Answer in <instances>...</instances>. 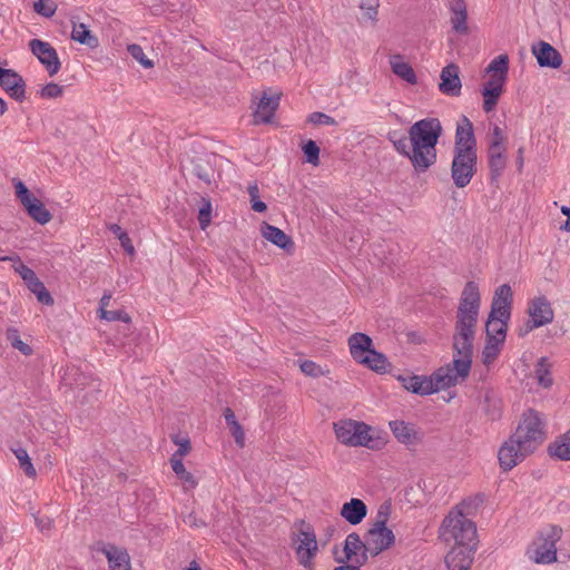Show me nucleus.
<instances>
[{
    "label": "nucleus",
    "instance_id": "nucleus-20",
    "mask_svg": "<svg viewBox=\"0 0 570 570\" xmlns=\"http://www.w3.org/2000/svg\"><path fill=\"white\" fill-rule=\"evenodd\" d=\"M476 548L453 546L445 556V563L449 570H469L473 562Z\"/></svg>",
    "mask_w": 570,
    "mask_h": 570
},
{
    "label": "nucleus",
    "instance_id": "nucleus-52",
    "mask_svg": "<svg viewBox=\"0 0 570 570\" xmlns=\"http://www.w3.org/2000/svg\"><path fill=\"white\" fill-rule=\"evenodd\" d=\"M212 220V203L208 198H202V206L198 212V222L203 230H205Z\"/></svg>",
    "mask_w": 570,
    "mask_h": 570
},
{
    "label": "nucleus",
    "instance_id": "nucleus-36",
    "mask_svg": "<svg viewBox=\"0 0 570 570\" xmlns=\"http://www.w3.org/2000/svg\"><path fill=\"white\" fill-rule=\"evenodd\" d=\"M357 362L377 373H385L389 366L387 357L373 348Z\"/></svg>",
    "mask_w": 570,
    "mask_h": 570
},
{
    "label": "nucleus",
    "instance_id": "nucleus-9",
    "mask_svg": "<svg viewBox=\"0 0 570 570\" xmlns=\"http://www.w3.org/2000/svg\"><path fill=\"white\" fill-rule=\"evenodd\" d=\"M478 171V154L453 151L451 178L458 188L466 187Z\"/></svg>",
    "mask_w": 570,
    "mask_h": 570
},
{
    "label": "nucleus",
    "instance_id": "nucleus-18",
    "mask_svg": "<svg viewBox=\"0 0 570 570\" xmlns=\"http://www.w3.org/2000/svg\"><path fill=\"white\" fill-rule=\"evenodd\" d=\"M532 53L541 68L557 69L562 65V56L560 52L543 40L532 45Z\"/></svg>",
    "mask_w": 570,
    "mask_h": 570
},
{
    "label": "nucleus",
    "instance_id": "nucleus-29",
    "mask_svg": "<svg viewBox=\"0 0 570 570\" xmlns=\"http://www.w3.org/2000/svg\"><path fill=\"white\" fill-rule=\"evenodd\" d=\"M372 338L364 333H354L348 337V346L352 357L360 361L372 350Z\"/></svg>",
    "mask_w": 570,
    "mask_h": 570
},
{
    "label": "nucleus",
    "instance_id": "nucleus-19",
    "mask_svg": "<svg viewBox=\"0 0 570 570\" xmlns=\"http://www.w3.org/2000/svg\"><path fill=\"white\" fill-rule=\"evenodd\" d=\"M417 174L429 170L436 163L438 151L436 148L421 147L420 145H412L410 156L407 157Z\"/></svg>",
    "mask_w": 570,
    "mask_h": 570
},
{
    "label": "nucleus",
    "instance_id": "nucleus-54",
    "mask_svg": "<svg viewBox=\"0 0 570 570\" xmlns=\"http://www.w3.org/2000/svg\"><path fill=\"white\" fill-rule=\"evenodd\" d=\"M391 514V503L383 502L376 512L375 520L372 523L373 527L387 528L386 524L389 522Z\"/></svg>",
    "mask_w": 570,
    "mask_h": 570
},
{
    "label": "nucleus",
    "instance_id": "nucleus-7",
    "mask_svg": "<svg viewBox=\"0 0 570 570\" xmlns=\"http://www.w3.org/2000/svg\"><path fill=\"white\" fill-rule=\"evenodd\" d=\"M301 525L299 531L292 534L296 558L301 566L314 570L313 559L318 551L316 534L314 529L304 521H301Z\"/></svg>",
    "mask_w": 570,
    "mask_h": 570
},
{
    "label": "nucleus",
    "instance_id": "nucleus-15",
    "mask_svg": "<svg viewBox=\"0 0 570 570\" xmlns=\"http://www.w3.org/2000/svg\"><path fill=\"white\" fill-rule=\"evenodd\" d=\"M397 379L405 390L417 395H430L441 390L434 380V373L431 376L400 375Z\"/></svg>",
    "mask_w": 570,
    "mask_h": 570
},
{
    "label": "nucleus",
    "instance_id": "nucleus-47",
    "mask_svg": "<svg viewBox=\"0 0 570 570\" xmlns=\"http://www.w3.org/2000/svg\"><path fill=\"white\" fill-rule=\"evenodd\" d=\"M6 336L7 340L10 342L11 346L20 351L23 355L29 356L32 354L31 346L20 338V334L17 328H8Z\"/></svg>",
    "mask_w": 570,
    "mask_h": 570
},
{
    "label": "nucleus",
    "instance_id": "nucleus-41",
    "mask_svg": "<svg viewBox=\"0 0 570 570\" xmlns=\"http://www.w3.org/2000/svg\"><path fill=\"white\" fill-rule=\"evenodd\" d=\"M509 70V57L507 55H500L495 57L487 67V73H493L491 77H503V82L507 79Z\"/></svg>",
    "mask_w": 570,
    "mask_h": 570
},
{
    "label": "nucleus",
    "instance_id": "nucleus-43",
    "mask_svg": "<svg viewBox=\"0 0 570 570\" xmlns=\"http://www.w3.org/2000/svg\"><path fill=\"white\" fill-rule=\"evenodd\" d=\"M503 344L504 342H498L494 341L493 338L485 340V345L482 351V362L484 365L489 366L497 360L502 350Z\"/></svg>",
    "mask_w": 570,
    "mask_h": 570
},
{
    "label": "nucleus",
    "instance_id": "nucleus-59",
    "mask_svg": "<svg viewBox=\"0 0 570 570\" xmlns=\"http://www.w3.org/2000/svg\"><path fill=\"white\" fill-rule=\"evenodd\" d=\"M100 318L109 322L119 321L126 324H129L131 321L129 314L124 309L104 311L102 314H100Z\"/></svg>",
    "mask_w": 570,
    "mask_h": 570
},
{
    "label": "nucleus",
    "instance_id": "nucleus-27",
    "mask_svg": "<svg viewBox=\"0 0 570 570\" xmlns=\"http://www.w3.org/2000/svg\"><path fill=\"white\" fill-rule=\"evenodd\" d=\"M367 514L366 504L357 498L345 502L341 508V515L352 525L360 524Z\"/></svg>",
    "mask_w": 570,
    "mask_h": 570
},
{
    "label": "nucleus",
    "instance_id": "nucleus-14",
    "mask_svg": "<svg viewBox=\"0 0 570 570\" xmlns=\"http://www.w3.org/2000/svg\"><path fill=\"white\" fill-rule=\"evenodd\" d=\"M365 540L372 557H376L383 551L390 549L395 542V535L390 528H380L371 525L365 533Z\"/></svg>",
    "mask_w": 570,
    "mask_h": 570
},
{
    "label": "nucleus",
    "instance_id": "nucleus-63",
    "mask_svg": "<svg viewBox=\"0 0 570 570\" xmlns=\"http://www.w3.org/2000/svg\"><path fill=\"white\" fill-rule=\"evenodd\" d=\"M18 261H20L18 258ZM14 271L20 275V277L24 281L26 285L32 282L36 277V273L24 265L22 262H19L18 265L14 266Z\"/></svg>",
    "mask_w": 570,
    "mask_h": 570
},
{
    "label": "nucleus",
    "instance_id": "nucleus-37",
    "mask_svg": "<svg viewBox=\"0 0 570 570\" xmlns=\"http://www.w3.org/2000/svg\"><path fill=\"white\" fill-rule=\"evenodd\" d=\"M71 39L95 49L99 46L98 38L91 33L85 23H73Z\"/></svg>",
    "mask_w": 570,
    "mask_h": 570
},
{
    "label": "nucleus",
    "instance_id": "nucleus-40",
    "mask_svg": "<svg viewBox=\"0 0 570 570\" xmlns=\"http://www.w3.org/2000/svg\"><path fill=\"white\" fill-rule=\"evenodd\" d=\"M224 417L236 444L243 448L245 443V434L242 425L236 420L234 411L230 407H226L224 410Z\"/></svg>",
    "mask_w": 570,
    "mask_h": 570
},
{
    "label": "nucleus",
    "instance_id": "nucleus-12",
    "mask_svg": "<svg viewBox=\"0 0 570 570\" xmlns=\"http://www.w3.org/2000/svg\"><path fill=\"white\" fill-rule=\"evenodd\" d=\"M453 151L478 154L473 125L464 115L456 122Z\"/></svg>",
    "mask_w": 570,
    "mask_h": 570
},
{
    "label": "nucleus",
    "instance_id": "nucleus-1",
    "mask_svg": "<svg viewBox=\"0 0 570 570\" xmlns=\"http://www.w3.org/2000/svg\"><path fill=\"white\" fill-rule=\"evenodd\" d=\"M455 331L453 335V360L445 366L439 367L434 372V380L439 383L441 390L455 386L464 382L471 372L473 340L475 334Z\"/></svg>",
    "mask_w": 570,
    "mask_h": 570
},
{
    "label": "nucleus",
    "instance_id": "nucleus-49",
    "mask_svg": "<svg viewBox=\"0 0 570 570\" xmlns=\"http://www.w3.org/2000/svg\"><path fill=\"white\" fill-rule=\"evenodd\" d=\"M17 460L19 461L20 463V468L23 470V472L26 473V475L28 476H35L36 475V469L31 462V459L27 452L26 449L23 448H17V449H12Z\"/></svg>",
    "mask_w": 570,
    "mask_h": 570
},
{
    "label": "nucleus",
    "instance_id": "nucleus-45",
    "mask_svg": "<svg viewBox=\"0 0 570 570\" xmlns=\"http://www.w3.org/2000/svg\"><path fill=\"white\" fill-rule=\"evenodd\" d=\"M193 174L205 184L209 185L214 176V169L208 161L198 159L193 164Z\"/></svg>",
    "mask_w": 570,
    "mask_h": 570
},
{
    "label": "nucleus",
    "instance_id": "nucleus-46",
    "mask_svg": "<svg viewBox=\"0 0 570 570\" xmlns=\"http://www.w3.org/2000/svg\"><path fill=\"white\" fill-rule=\"evenodd\" d=\"M170 463L174 472L181 481L191 488L197 485L194 475L185 469L181 458H170Z\"/></svg>",
    "mask_w": 570,
    "mask_h": 570
},
{
    "label": "nucleus",
    "instance_id": "nucleus-57",
    "mask_svg": "<svg viewBox=\"0 0 570 570\" xmlns=\"http://www.w3.org/2000/svg\"><path fill=\"white\" fill-rule=\"evenodd\" d=\"M379 6V0H361L360 9L364 12V17H366L368 20L376 21Z\"/></svg>",
    "mask_w": 570,
    "mask_h": 570
},
{
    "label": "nucleus",
    "instance_id": "nucleus-4",
    "mask_svg": "<svg viewBox=\"0 0 570 570\" xmlns=\"http://www.w3.org/2000/svg\"><path fill=\"white\" fill-rule=\"evenodd\" d=\"M562 529L557 525H549L539 532L537 539L528 548L529 558L541 564H550L557 561L556 543L561 539Z\"/></svg>",
    "mask_w": 570,
    "mask_h": 570
},
{
    "label": "nucleus",
    "instance_id": "nucleus-55",
    "mask_svg": "<svg viewBox=\"0 0 570 570\" xmlns=\"http://www.w3.org/2000/svg\"><path fill=\"white\" fill-rule=\"evenodd\" d=\"M171 441L178 446L171 458H183L190 451V441L187 436L174 434L171 435Z\"/></svg>",
    "mask_w": 570,
    "mask_h": 570
},
{
    "label": "nucleus",
    "instance_id": "nucleus-58",
    "mask_svg": "<svg viewBox=\"0 0 570 570\" xmlns=\"http://www.w3.org/2000/svg\"><path fill=\"white\" fill-rule=\"evenodd\" d=\"M130 56L137 60L142 67L151 68L154 66L153 61L148 59L139 45H129L127 48Z\"/></svg>",
    "mask_w": 570,
    "mask_h": 570
},
{
    "label": "nucleus",
    "instance_id": "nucleus-6",
    "mask_svg": "<svg viewBox=\"0 0 570 570\" xmlns=\"http://www.w3.org/2000/svg\"><path fill=\"white\" fill-rule=\"evenodd\" d=\"M336 439L348 446H366L373 449V438L370 435L371 426L354 420H341L334 423Z\"/></svg>",
    "mask_w": 570,
    "mask_h": 570
},
{
    "label": "nucleus",
    "instance_id": "nucleus-62",
    "mask_svg": "<svg viewBox=\"0 0 570 570\" xmlns=\"http://www.w3.org/2000/svg\"><path fill=\"white\" fill-rule=\"evenodd\" d=\"M14 188H16V196L22 205L26 204L28 200H30L32 197H35V195L30 193V190L27 188V186L21 180L14 181Z\"/></svg>",
    "mask_w": 570,
    "mask_h": 570
},
{
    "label": "nucleus",
    "instance_id": "nucleus-48",
    "mask_svg": "<svg viewBox=\"0 0 570 570\" xmlns=\"http://www.w3.org/2000/svg\"><path fill=\"white\" fill-rule=\"evenodd\" d=\"M108 229L119 239L121 247L128 255L135 254V248L132 246L131 239L119 225L110 224L108 226Z\"/></svg>",
    "mask_w": 570,
    "mask_h": 570
},
{
    "label": "nucleus",
    "instance_id": "nucleus-11",
    "mask_svg": "<svg viewBox=\"0 0 570 570\" xmlns=\"http://www.w3.org/2000/svg\"><path fill=\"white\" fill-rule=\"evenodd\" d=\"M521 441H517L512 435L499 449L498 460L503 471H510L522 462L532 452H525Z\"/></svg>",
    "mask_w": 570,
    "mask_h": 570
},
{
    "label": "nucleus",
    "instance_id": "nucleus-64",
    "mask_svg": "<svg viewBox=\"0 0 570 570\" xmlns=\"http://www.w3.org/2000/svg\"><path fill=\"white\" fill-rule=\"evenodd\" d=\"M301 370L308 376L317 377L322 374L321 366L313 361H304L301 363Z\"/></svg>",
    "mask_w": 570,
    "mask_h": 570
},
{
    "label": "nucleus",
    "instance_id": "nucleus-22",
    "mask_svg": "<svg viewBox=\"0 0 570 570\" xmlns=\"http://www.w3.org/2000/svg\"><path fill=\"white\" fill-rule=\"evenodd\" d=\"M441 82L439 83V90L451 97H456L461 91V79L459 77V67L454 63L445 66L441 71Z\"/></svg>",
    "mask_w": 570,
    "mask_h": 570
},
{
    "label": "nucleus",
    "instance_id": "nucleus-17",
    "mask_svg": "<svg viewBox=\"0 0 570 570\" xmlns=\"http://www.w3.org/2000/svg\"><path fill=\"white\" fill-rule=\"evenodd\" d=\"M512 301L513 294L511 286L509 284L500 285L494 292L489 315L510 320Z\"/></svg>",
    "mask_w": 570,
    "mask_h": 570
},
{
    "label": "nucleus",
    "instance_id": "nucleus-50",
    "mask_svg": "<svg viewBox=\"0 0 570 570\" xmlns=\"http://www.w3.org/2000/svg\"><path fill=\"white\" fill-rule=\"evenodd\" d=\"M65 380L70 386L82 390L88 384L89 377L85 373L80 372L79 368L72 366L68 368Z\"/></svg>",
    "mask_w": 570,
    "mask_h": 570
},
{
    "label": "nucleus",
    "instance_id": "nucleus-56",
    "mask_svg": "<svg viewBox=\"0 0 570 570\" xmlns=\"http://www.w3.org/2000/svg\"><path fill=\"white\" fill-rule=\"evenodd\" d=\"M57 6L51 0H38L33 3V10L46 18L55 14Z\"/></svg>",
    "mask_w": 570,
    "mask_h": 570
},
{
    "label": "nucleus",
    "instance_id": "nucleus-44",
    "mask_svg": "<svg viewBox=\"0 0 570 570\" xmlns=\"http://www.w3.org/2000/svg\"><path fill=\"white\" fill-rule=\"evenodd\" d=\"M389 140L393 144L395 150L404 156L409 157L411 149H412V142L409 139V136L405 135H399L396 131L390 132L387 136Z\"/></svg>",
    "mask_w": 570,
    "mask_h": 570
},
{
    "label": "nucleus",
    "instance_id": "nucleus-2",
    "mask_svg": "<svg viewBox=\"0 0 570 570\" xmlns=\"http://www.w3.org/2000/svg\"><path fill=\"white\" fill-rule=\"evenodd\" d=\"M441 537L454 546L476 548L478 533L473 521L465 518L462 511H451L441 525Z\"/></svg>",
    "mask_w": 570,
    "mask_h": 570
},
{
    "label": "nucleus",
    "instance_id": "nucleus-26",
    "mask_svg": "<svg viewBox=\"0 0 570 570\" xmlns=\"http://www.w3.org/2000/svg\"><path fill=\"white\" fill-rule=\"evenodd\" d=\"M107 558L109 570H131L128 552L115 544H107L100 550Z\"/></svg>",
    "mask_w": 570,
    "mask_h": 570
},
{
    "label": "nucleus",
    "instance_id": "nucleus-38",
    "mask_svg": "<svg viewBox=\"0 0 570 570\" xmlns=\"http://www.w3.org/2000/svg\"><path fill=\"white\" fill-rule=\"evenodd\" d=\"M505 149L489 148V169L491 179H498L505 168V157L503 155Z\"/></svg>",
    "mask_w": 570,
    "mask_h": 570
},
{
    "label": "nucleus",
    "instance_id": "nucleus-10",
    "mask_svg": "<svg viewBox=\"0 0 570 570\" xmlns=\"http://www.w3.org/2000/svg\"><path fill=\"white\" fill-rule=\"evenodd\" d=\"M368 546L365 541H362L361 537L356 532H351L347 534L344 547H343V557H335V561L337 563H353L357 566H364L368 561L370 550Z\"/></svg>",
    "mask_w": 570,
    "mask_h": 570
},
{
    "label": "nucleus",
    "instance_id": "nucleus-61",
    "mask_svg": "<svg viewBox=\"0 0 570 570\" xmlns=\"http://www.w3.org/2000/svg\"><path fill=\"white\" fill-rule=\"evenodd\" d=\"M62 92H63L62 86L55 83V82H49L40 90V96L42 98L52 99V98L60 97L62 95Z\"/></svg>",
    "mask_w": 570,
    "mask_h": 570
},
{
    "label": "nucleus",
    "instance_id": "nucleus-25",
    "mask_svg": "<svg viewBox=\"0 0 570 570\" xmlns=\"http://www.w3.org/2000/svg\"><path fill=\"white\" fill-rule=\"evenodd\" d=\"M503 77H491L483 86V109L490 112L494 109L503 91Z\"/></svg>",
    "mask_w": 570,
    "mask_h": 570
},
{
    "label": "nucleus",
    "instance_id": "nucleus-21",
    "mask_svg": "<svg viewBox=\"0 0 570 570\" xmlns=\"http://www.w3.org/2000/svg\"><path fill=\"white\" fill-rule=\"evenodd\" d=\"M0 86L16 100L24 99V80L12 69L0 67Z\"/></svg>",
    "mask_w": 570,
    "mask_h": 570
},
{
    "label": "nucleus",
    "instance_id": "nucleus-53",
    "mask_svg": "<svg viewBox=\"0 0 570 570\" xmlns=\"http://www.w3.org/2000/svg\"><path fill=\"white\" fill-rule=\"evenodd\" d=\"M252 209L256 213H264L267 210V206L264 202L259 199V189L256 184L249 185L247 188Z\"/></svg>",
    "mask_w": 570,
    "mask_h": 570
},
{
    "label": "nucleus",
    "instance_id": "nucleus-28",
    "mask_svg": "<svg viewBox=\"0 0 570 570\" xmlns=\"http://www.w3.org/2000/svg\"><path fill=\"white\" fill-rule=\"evenodd\" d=\"M449 9L452 13L451 23L454 31L464 33L468 31L466 24V4L464 0H450Z\"/></svg>",
    "mask_w": 570,
    "mask_h": 570
},
{
    "label": "nucleus",
    "instance_id": "nucleus-23",
    "mask_svg": "<svg viewBox=\"0 0 570 570\" xmlns=\"http://www.w3.org/2000/svg\"><path fill=\"white\" fill-rule=\"evenodd\" d=\"M281 96L275 94L268 96L266 92L263 94L257 109L254 112V122L258 124H271L274 119V114L279 106Z\"/></svg>",
    "mask_w": 570,
    "mask_h": 570
},
{
    "label": "nucleus",
    "instance_id": "nucleus-16",
    "mask_svg": "<svg viewBox=\"0 0 570 570\" xmlns=\"http://www.w3.org/2000/svg\"><path fill=\"white\" fill-rule=\"evenodd\" d=\"M528 314L530 321H532V326L538 327L550 324L554 318L553 308L546 296L531 299L528 305Z\"/></svg>",
    "mask_w": 570,
    "mask_h": 570
},
{
    "label": "nucleus",
    "instance_id": "nucleus-3",
    "mask_svg": "<svg viewBox=\"0 0 570 570\" xmlns=\"http://www.w3.org/2000/svg\"><path fill=\"white\" fill-rule=\"evenodd\" d=\"M480 309V292L475 282H468L462 291L456 313L455 331L474 333Z\"/></svg>",
    "mask_w": 570,
    "mask_h": 570
},
{
    "label": "nucleus",
    "instance_id": "nucleus-30",
    "mask_svg": "<svg viewBox=\"0 0 570 570\" xmlns=\"http://www.w3.org/2000/svg\"><path fill=\"white\" fill-rule=\"evenodd\" d=\"M481 410L487 419L491 422H494L501 417L502 402L492 390H487L484 392Z\"/></svg>",
    "mask_w": 570,
    "mask_h": 570
},
{
    "label": "nucleus",
    "instance_id": "nucleus-31",
    "mask_svg": "<svg viewBox=\"0 0 570 570\" xmlns=\"http://www.w3.org/2000/svg\"><path fill=\"white\" fill-rule=\"evenodd\" d=\"M390 66L393 73L402 80L410 85H415L417 82L414 69L410 63L403 61V57L401 55L392 56L390 59Z\"/></svg>",
    "mask_w": 570,
    "mask_h": 570
},
{
    "label": "nucleus",
    "instance_id": "nucleus-39",
    "mask_svg": "<svg viewBox=\"0 0 570 570\" xmlns=\"http://www.w3.org/2000/svg\"><path fill=\"white\" fill-rule=\"evenodd\" d=\"M535 379L538 384L544 389H549L553 384L551 376V365L546 356L538 360L534 368Z\"/></svg>",
    "mask_w": 570,
    "mask_h": 570
},
{
    "label": "nucleus",
    "instance_id": "nucleus-42",
    "mask_svg": "<svg viewBox=\"0 0 570 570\" xmlns=\"http://www.w3.org/2000/svg\"><path fill=\"white\" fill-rule=\"evenodd\" d=\"M27 287L31 293H33L39 303L43 305H52L53 298L49 291L46 288L45 284L36 277L32 282H30Z\"/></svg>",
    "mask_w": 570,
    "mask_h": 570
},
{
    "label": "nucleus",
    "instance_id": "nucleus-32",
    "mask_svg": "<svg viewBox=\"0 0 570 570\" xmlns=\"http://www.w3.org/2000/svg\"><path fill=\"white\" fill-rule=\"evenodd\" d=\"M509 321L489 315L485 324V340L493 338L498 342H505Z\"/></svg>",
    "mask_w": 570,
    "mask_h": 570
},
{
    "label": "nucleus",
    "instance_id": "nucleus-24",
    "mask_svg": "<svg viewBox=\"0 0 570 570\" xmlns=\"http://www.w3.org/2000/svg\"><path fill=\"white\" fill-rule=\"evenodd\" d=\"M261 232H262L263 237L266 240L276 245L281 249H284L287 253H292L294 250L295 244H294L293 239L281 228H278L274 225L264 223L261 227Z\"/></svg>",
    "mask_w": 570,
    "mask_h": 570
},
{
    "label": "nucleus",
    "instance_id": "nucleus-8",
    "mask_svg": "<svg viewBox=\"0 0 570 570\" xmlns=\"http://www.w3.org/2000/svg\"><path fill=\"white\" fill-rule=\"evenodd\" d=\"M442 132L441 121L438 118L428 117L414 122L409 128V139L412 145L432 147L433 149L436 148Z\"/></svg>",
    "mask_w": 570,
    "mask_h": 570
},
{
    "label": "nucleus",
    "instance_id": "nucleus-33",
    "mask_svg": "<svg viewBox=\"0 0 570 570\" xmlns=\"http://www.w3.org/2000/svg\"><path fill=\"white\" fill-rule=\"evenodd\" d=\"M548 453L551 458L570 461V429L549 444Z\"/></svg>",
    "mask_w": 570,
    "mask_h": 570
},
{
    "label": "nucleus",
    "instance_id": "nucleus-35",
    "mask_svg": "<svg viewBox=\"0 0 570 570\" xmlns=\"http://www.w3.org/2000/svg\"><path fill=\"white\" fill-rule=\"evenodd\" d=\"M395 439L403 444H412L416 439L413 426L404 421L395 420L389 423Z\"/></svg>",
    "mask_w": 570,
    "mask_h": 570
},
{
    "label": "nucleus",
    "instance_id": "nucleus-13",
    "mask_svg": "<svg viewBox=\"0 0 570 570\" xmlns=\"http://www.w3.org/2000/svg\"><path fill=\"white\" fill-rule=\"evenodd\" d=\"M29 47L40 63L45 66L50 77L59 72L61 62L56 49L49 42L40 39H32L29 42Z\"/></svg>",
    "mask_w": 570,
    "mask_h": 570
},
{
    "label": "nucleus",
    "instance_id": "nucleus-5",
    "mask_svg": "<svg viewBox=\"0 0 570 570\" xmlns=\"http://www.w3.org/2000/svg\"><path fill=\"white\" fill-rule=\"evenodd\" d=\"M512 436L521 441L525 452H534L544 440L543 423L539 413L533 410L524 413Z\"/></svg>",
    "mask_w": 570,
    "mask_h": 570
},
{
    "label": "nucleus",
    "instance_id": "nucleus-60",
    "mask_svg": "<svg viewBox=\"0 0 570 570\" xmlns=\"http://www.w3.org/2000/svg\"><path fill=\"white\" fill-rule=\"evenodd\" d=\"M307 120H308V122H311L313 125L334 126L337 124L333 117H331L324 112H320V111L312 112L308 116Z\"/></svg>",
    "mask_w": 570,
    "mask_h": 570
},
{
    "label": "nucleus",
    "instance_id": "nucleus-51",
    "mask_svg": "<svg viewBox=\"0 0 570 570\" xmlns=\"http://www.w3.org/2000/svg\"><path fill=\"white\" fill-rule=\"evenodd\" d=\"M302 150L308 164H312L314 166H317L320 164V147L314 140L308 139L302 146Z\"/></svg>",
    "mask_w": 570,
    "mask_h": 570
},
{
    "label": "nucleus",
    "instance_id": "nucleus-34",
    "mask_svg": "<svg viewBox=\"0 0 570 570\" xmlns=\"http://www.w3.org/2000/svg\"><path fill=\"white\" fill-rule=\"evenodd\" d=\"M28 215L38 224L45 225L52 218L51 213L37 197H32L26 204H23Z\"/></svg>",
    "mask_w": 570,
    "mask_h": 570
}]
</instances>
